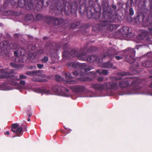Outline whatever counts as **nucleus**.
Returning a JSON list of instances; mask_svg holds the SVG:
<instances>
[{"mask_svg":"<svg viewBox=\"0 0 152 152\" xmlns=\"http://www.w3.org/2000/svg\"><path fill=\"white\" fill-rule=\"evenodd\" d=\"M10 65L16 69H18L22 68V66L21 65H18L12 62L10 63Z\"/></svg>","mask_w":152,"mask_h":152,"instance_id":"29","label":"nucleus"},{"mask_svg":"<svg viewBox=\"0 0 152 152\" xmlns=\"http://www.w3.org/2000/svg\"><path fill=\"white\" fill-rule=\"evenodd\" d=\"M88 75L91 76L90 78H92V80L93 79L96 77L97 75L96 73L94 72H91L88 73Z\"/></svg>","mask_w":152,"mask_h":152,"instance_id":"35","label":"nucleus"},{"mask_svg":"<svg viewBox=\"0 0 152 152\" xmlns=\"http://www.w3.org/2000/svg\"><path fill=\"white\" fill-rule=\"evenodd\" d=\"M35 91L39 93H41L42 94H52L50 93V91L49 89H47L44 88H38L35 89Z\"/></svg>","mask_w":152,"mask_h":152,"instance_id":"14","label":"nucleus"},{"mask_svg":"<svg viewBox=\"0 0 152 152\" xmlns=\"http://www.w3.org/2000/svg\"><path fill=\"white\" fill-rule=\"evenodd\" d=\"M14 56L16 57H18V51H15L14 52Z\"/></svg>","mask_w":152,"mask_h":152,"instance_id":"52","label":"nucleus"},{"mask_svg":"<svg viewBox=\"0 0 152 152\" xmlns=\"http://www.w3.org/2000/svg\"><path fill=\"white\" fill-rule=\"evenodd\" d=\"M8 44V42L6 40L3 41L0 43V48H2L3 47L6 46Z\"/></svg>","mask_w":152,"mask_h":152,"instance_id":"33","label":"nucleus"},{"mask_svg":"<svg viewBox=\"0 0 152 152\" xmlns=\"http://www.w3.org/2000/svg\"><path fill=\"white\" fill-rule=\"evenodd\" d=\"M119 53L114 48L111 47L109 48L108 51L103 53V56L102 58H105L108 56L110 58H112L114 57L117 60H119L123 58L121 56H115Z\"/></svg>","mask_w":152,"mask_h":152,"instance_id":"8","label":"nucleus"},{"mask_svg":"<svg viewBox=\"0 0 152 152\" xmlns=\"http://www.w3.org/2000/svg\"><path fill=\"white\" fill-rule=\"evenodd\" d=\"M10 3L12 4H15L16 3V1L15 0H9Z\"/></svg>","mask_w":152,"mask_h":152,"instance_id":"51","label":"nucleus"},{"mask_svg":"<svg viewBox=\"0 0 152 152\" xmlns=\"http://www.w3.org/2000/svg\"><path fill=\"white\" fill-rule=\"evenodd\" d=\"M64 89H63V92H61V94H63V95H64V93H63V91H65L66 92H68L69 91V90L67 88H65L64 87Z\"/></svg>","mask_w":152,"mask_h":152,"instance_id":"57","label":"nucleus"},{"mask_svg":"<svg viewBox=\"0 0 152 152\" xmlns=\"http://www.w3.org/2000/svg\"><path fill=\"white\" fill-rule=\"evenodd\" d=\"M79 80L83 82H87L90 81L92 80V79L88 77H79L77 78L76 80H67L66 81L67 83L69 84H75L77 83V81Z\"/></svg>","mask_w":152,"mask_h":152,"instance_id":"10","label":"nucleus"},{"mask_svg":"<svg viewBox=\"0 0 152 152\" xmlns=\"http://www.w3.org/2000/svg\"><path fill=\"white\" fill-rule=\"evenodd\" d=\"M11 84L12 85L17 86H20V85L19 84L14 81H12V83Z\"/></svg>","mask_w":152,"mask_h":152,"instance_id":"48","label":"nucleus"},{"mask_svg":"<svg viewBox=\"0 0 152 152\" xmlns=\"http://www.w3.org/2000/svg\"><path fill=\"white\" fill-rule=\"evenodd\" d=\"M80 22L79 21H77L76 22L73 23L71 25V28H76L80 25Z\"/></svg>","mask_w":152,"mask_h":152,"instance_id":"31","label":"nucleus"},{"mask_svg":"<svg viewBox=\"0 0 152 152\" xmlns=\"http://www.w3.org/2000/svg\"><path fill=\"white\" fill-rule=\"evenodd\" d=\"M33 19V15L31 14L27 15L25 17V19L26 21L31 20Z\"/></svg>","mask_w":152,"mask_h":152,"instance_id":"37","label":"nucleus"},{"mask_svg":"<svg viewBox=\"0 0 152 152\" xmlns=\"http://www.w3.org/2000/svg\"><path fill=\"white\" fill-rule=\"evenodd\" d=\"M88 48L87 45H85L83 48H80L76 55V57L79 60L86 61L88 62H92L96 61V62L99 63L102 61L103 53L101 54L100 58H99L96 55H91L86 57L87 53L85 52Z\"/></svg>","mask_w":152,"mask_h":152,"instance_id":"3","label":"nucleus"},{"mask_svg":"<svg viewBox=\"0 0 152 152\" xmlns=\"http://www.w3.org/2000/svg\"><path fill=\"white\" fill-rule=\"evenodd\" d=\"M121 4V2H118V3H117V5H120Z\"/></svg>","mask_w":152,"mask_h":152,"instance_id":"63","label":"nucleus"},{"mask_svg":"<svg viewBox=\"0 0 152 152\" xmlns=\"http://www.w3.org/2000/svg\"><path fill=\"white\" fill-rule=\"evenodd\" d=\"M1 72V74L0 75V79L7 78L10 77L11 73L8 70L2 69Z\"/></svg>","mask_w":152,"mask_h":152,"instance_id":"13","label":"nucleus"},{"mask_svg":"<svg viewBox=\"0 0 152 152\" xmlns=\"http://www.w3.org/2000/svg\"><path fill=\"white\" fill-rule=\"evenodd\" d=\"M27 4H27L26 3V0H18V5L19 7H22L25 5L26 6Z\"/></svg>","mask_w":152,"mask_h":152,"instance_id":"24","label":"nucleus"},{"mask_svg":"<svg viewBox=\"0 0 152 152\" xmlns=\"http://www.w3.org/2000/svg\"><path fill=\"white\" fill-rule=\"evenodd\" d=\"M140 83V79H136L134 80L132 82V88H133L132 91H129V94H144V93L141 92V88L139 86Z\"/></svg>","mask_w":152,"mask_h":152,"instance_id":"6","label":"nucleus"},{"mask_svg":"<svg viewBox=\"0 0 152 152\" xmlns=\"http://www.w3.org/2000/svg\"><path fill=\"white\" fill-rule=\"evenodd\" d=\"M129 73L128 72H119L117 73V75L119 76H124L125 75H129Z\"/></svg>","mask_w":152,"mask_h":152,"instance_id":"39","label":"nucleus"},{"mask_svg":"<svg viewBox=\"0 0 152 152\" xmlns=\"http://www.w3.org/2000/svg\"><path fill=\"white\" fill-rule=\"evenodd\" d=\"M110 79L113 80H119L122 79L121 77H117L115 76L111 77Z\"/></svg>","mask_w":152,"mask_h":152,"instance_id":"40","label":"nucleus"},{"mask_svg":"<svg viewBox=\"0 0 152 152\" xmlns=\"http://www.w3.org/2000/svg\"><path fill=\"white\" fill-rule=\"evenodd\" d=\"M55 78L56 80L58 82H61L64 80V78L58 75H56Z\"/></svg>","mask_w":152,"mask_h":152,"instance_id":"38","label":"nucleus"},{"mask_svg":"<svg viewBox=\"0 0 152 152\" xmlns=\"http://www.w3.org/2000/svg\"><path fill=\"white\" fill-rule=\"evenodd\" d=\"M9 46L10 49H16L18 48L17 45L14 43H11Z\"/></svg>","mask_w":152,"mask_h":152,"instance_id":"32","label":"nucleus"},{"mask_svg":"<svg viewBox=\"0 0 152 152\" xmlns=\"http://www.w3.org/2000/svg\"><path fill=\"white\" fill-rule=\"evenodd\" d=\"M68 43L67 42L64 44L62 48L64 51L62 53V56L63 57H66L67 58H70L76 56L78 52L75 49L70 50V52H68L66 50L68 48L67 45Z\"/></svg>","mask_w":152,"mask_h":152,"instance_id":"9","label":"nucleus"},{"mask_svg":"<svg viewBox=\"0 0 152 152\" xmlns=\"http://www.w3.org/2000/svg\"><path fill=\"white\" fill-rule=\"evenodd\" d=\"M66 96L67 97H70L71 99H73L75 100L76 99V98L77 97H94V96Z\"/></svg>","mask_w":152,"mask_h":152,"instance_id":"26","label":"nucleus"},{"mask_svg":"<svg viewBox=\"0 0 152 152\" xmlns=\"http://www.w3.org/2000/svg\"><path fill=\"white\" fill-rule=\"evenodd\" d=\"M37 51L38 53L39 54H42L44 52V50L41 49H38Z\"/></svg>","mask_w":152,"mask_h":152,"instance_id":"46","label":"nucleus"},{"mask_svg":"<svg viewBox=\"0 0 152 152\" xmlns=\"http://www.w3.org/2000/svg\"><path fill=\"white\" fill-rule=\"evenodd\" d=\"M19 127L18 124H13L12 125L11 130L13 132H15V130Z\"/></svg>","mask_w":152,"mask_h":152,"instance_id":"30","label":"nucleus"},{"mask_svg":"<svg viewBox=\"0 0 152 152\" xmlns=\"http://www.w3.org/2000/svg\"><path fill=\"white\" fill-rule=\"evenodd\" d=\"M20 84L22 85H24L25 84V81L23 80L20 81L19 82Z\"/></svg>","mask_w":152,"mask_h":152,"instance_id":"55","label":"nucleus"},{"mask_svg":"<svg viewBox=\"0 0 152 152\" xmlns=\"http://www.w3.org/2000/svg\"><path fill=\"white\" fill-rule=\"evenodd\" d=\"M104 85H105V88L106 87L107 89H115L117 86L116 83L113 82L105 83H104Z\"/></svg>","mask_w":152,"mask_h":152,"instance_id":"16","label":"nucleus"},{"mask_svg":"<svg viewBox=\"0 0 152 152\" xmlns=\"http://www.w3.org/2000/svg\"><path fill=\"white\" fill-rule=\"evenodd\" d=\"M47 37H44L43 38V39L44 40H45L47 39Z\"/></svg>","mask_w":152,"mask_h":152,"instance_id":"62","label":"nucleus"},{"mask_svg":"<svg viewBox=\"0 0 152 152\" xmlns=\"http://www.w3.org/2000/svg\"><path fill=\"white\" fill-rule=\"evenodd\" d=\"M148 34V32L145 30H143L137 36V38L140 40H142Z\"/></svg>","mask_w":152,"mask_h":152,"instance_id":"18","label":"nucleus"},{"mask_svg":"<svg viewBox=\"0 0 152 152\" xmlns=\"http://www.w3.org/2000/svg\"><path fill=\"white\" fill-rule=\"evenodd\" d=\"M102 67L105 68H111L113 69H115L116 67L113 65V64L110 61L103 63Z\"/></svg>","mask_w":152,"mask_h":152,"instance_id":"20","label":"nucleus"},{"mask_svg":"<svg viewBox=\"0 0 152 152\" xmlns=\"http://www.w3.org/2000/svg\"><path fill=\"white\" fill-rule=\"evenodd\" d=\"M102 74H103L104 75H107L108 74V71L107 70H102Z\"/></svg>","mask_w":152,"mask_h":152,"instance_id":"47","label":"nucleus"},{"mask_svg":"<svg viewBox=\"0 0 152 152\" xmlns=\"http://www.w3.org/2000/svg\"><path fill=\"white\" fill-rule=\"evenodd\" d=\"M92 87L96 90H101L105 88L104 84H95L92 85Z\"/></svg>","mask_w":152,"mask_h":152,"instance_id":"19","label":"nucleus"},{"mask_svg":"<svg viewBox=\"0 0 152 152\" xmlns=\"http://www.w3.org/2000/svg\"><path fill=\"white\" fill-rule=\"evenodd\" d=\"M27 77L25 75L22 74H20L19 75V78L17 79L18 80H20L21 79H26Z\"/></svg>","mask_w":152,"mask_h":152,"instance_id":"42","label":"nucleus"},{"mask_svg":"<svg viewBox=\"0 0 152 152\" xmlns=\"http://www.w3.org/2000/svg\"><path fill=\"white\" fill-rule=\"evenodd\" d=\"M148 29L150 32H151L152 31V28L151 27H148Z\"/></svg>","mask_w":152,"mask_h":152,"instance_id":"61","label":"nucleus"},{"mask_svg":"<svg viewBox=\"0 0 152 152\" xmlns=\"http://www.w3.org/2000/svg\"><path fill=\"white\" fill-rule=\"evenodd\" d=\"M102 69H98L96 70V72L99 74L100 75H101L102 74Z\"/></svg>","mask_w":152,"mask_h":152,"instance_id":"56","label":"nucleus"},{"mask_svg":"<svg viewBox=\"0 0 152 152\" xmlns=\"http://www.w3.org/2000/svg\"><path fill=\"white\" fill-rule=\"evenodd\" d=\"M134 49V48L131 49L128 48L124 50V52L126 54L125 55L126 58H125V61L131 64H132L135 62L134 56L136 52Z\"/></svg>","mask_w":152,"mask_h":152,"instance_id":"5","label":"nucleus"},{"mask_svg":"<svg viewBox=\"0 0 152 152\" xmlns=\"http://www.w3.org/2000/svg\"><path fill=\"white\" fill-rule=\"evenodd\" d=\"M104 78L102 77H98V80L99 81H102L103 80Z\"/></svg>","mask_w":152,"mask_h":152,"instance_id":"54","label":"nucleus"},{"mask_svg":"<svg viewBox=\"0 0 152 152\" xmlns=\"http://www.w3.org/2000/svg\"><path fill=\"white\" fill-rule=\"evenodd\" d=\"M27 3L28 4L26 6V9L27 10L32 8L39 11H41L42 6L44 5L43 1L40 0H27Z\"/></svg>","mask_w":152,"mask_h":152,"instance_id":"4","label":"nucleus"},{"mask_svg":"<svg viewBox=\"0 0 152 152\" xmlns=\"http://www.w3.org/2000/svg\"><path fill=\"white\" fill-rule=\"evenodd\" d=\"M97 50V49L94 46H91L87 49V52L86 53H94L96 52Z\"/></svg>","mask_w":152,"mask_h":152,"instance_id":"27","label":"nucleus"},{"mask_svg":"<svg viewBox=\"0 0 152 152\" xmlns=\"http://www.w3.org/2000/svg\"><path fill=\"white\" fill-rule=\"evenodd\" d=\"M42 72V70H35L34 71H28L26 72V74L28 75H31L34 77L36 75H38V74Z\"/></svg>","mask_w":152,"mask_h":152,"instance_id":"17","label":"nucleus"},{"mask_svg":"<svg viewBox=\"0 0 152 152\" xmlns=\"http://www.w3.org/2000/svg\"><path fill=\"white\" fill-rule=\"evenodd\" d=\"M4 134L5 135L7 134V135H9L10 134V132L8 131H7V132H4Z\"/></svg>","mask_w":152,"mask_h":152,"instance_id":"59","label":"nucleus"},{"mask_svg":"<svg viewBox=\"0 0 152 152\" xmlns=\"http://www.w3.org/2000/svg\"><path fill=\"white\" fill-rule=\"evenodd\" d=\"M112 8L115 10L117 8L116 6V5L112 4L111 5Z\"/></svg>","mask_w":152,"mask_h":152,"instance_id":"58","label":"nucleus"},{"mask_svg":"<svg viewBox=\"0 0 152 152\" xmlns=\"http://www.w3.org/2000/svg\"><path fill=\"white\" fill-rule=\"evenodd\" d=\"M6 12L8 13V15H12L15 16H18L21 15V13L20 12H17L12 10H6Z\"/></svg>","mask_w":152,"mask_h":152,"instance_id":"23","label":"nucleus"},{"mask_svg":"<svg viewBox=\"0 0 152 152\" xmlns=\"http://www.w3.org/2000/svg\"><path fill=\"white\" fill-rule=\"evenodd\" d=\"M64 21V20L61 18H56L55 17L54 22L56 25H58L63 23Z\"/></svg>","mask_w":152,"mask_h":152,"instance_id":"22","label":"nucleus"},{"mask_svg":"<svg viewBox=\"0 0 152 152\" xmlns=\"http://www.w3.org/2000/svg\"><path fill=\"white\" fill-rule=\"evenodd\" d=\"M71 131V130L70 129H66L67 134L69 133Z\"/></svg>","mask_w":152,"mask_h":152,"instance_id":"60","label":"nucleus"},{"mask_svg":"<svg viewBox=\"0 0 152 152\" xmlns=\"http://www.w3.org/2000/svg\"><path fill=\"white\" fill-rule=\"evenodd\" d=\"M43 17L41 14H37L34 20H41L43 19Z\"/></svg>","mask_w":152,"mask_h":152,"instance_id":"36","label":"nucleus"},{"mask_svg":"<svg viewBox=\"0 0 152 152\" xmlns=\"http://www.w3.org/2000/svg\"><path fill=\"white\" fill-rule=\"evenodd\" d=\"M63 74L64 75L67 79L70 80L73 78V77L72 76L71 74L69 72H63Z\"/></svg>","mask_w":152,"mask_h":152,"instance_id":"28","label":"nucleus"},{"mask_svg":"<svg viewBox=\"0 0 152 152\" xmlns=\"http://www.w3.org/2000/svg\"><path fill=\"white\" fill-rule=\"evenodd\" d=\"M147 39L150 41H152V35H149L147 38Z\"/></svg>","mask_w":152,"mask_h":152,"instance_id":"50","label":"nucleus"},{"mask_svg":"<svg viewBox=\"0 0 152 152\" xmlns=\"http://www.w3.org/2000/svg\"><path fill=\"white\" fill-rule=\"evenodd\" d=\"M147 63L148 67L152 66V58L150 60L147 61Z\"/></svg>","mask_w":152,"mask_h":152,"instance_id":"44","label":"nucleus"},{"mask_svg":"<svg viewBox=\"0 0 152 152\" xmlns=\"http://www.w3.org/2000/svg\"><path fill=\"white\" fill-rule=\"evenodd\" d=\"M71 88L73 91L77 93H86L88 91V90L84 86L82 85L74 86L71 87Z\"/></svg>","mask_w":152,"mask_h":152,"instance_id":"11","label":"nucleus"},{"mask_svg":"<svg viewBox=\"0 0 152 152\" xmlns=\"http://www.w3.org/2000/svg\"><path fill=\"white\" fill-rule=\"evenodd\" d=\"M146 14L140 13L138 14L136 17V20L139 23L144 22V23L147 24V26L152 27V14L148 15V19H145Z\"/></svg>","mask_w":152,"mask_h":152,"instance_id":"7","label":"nucleus"},{"mask_svg":"<svg viewBox=\"0 0 152 152\" xmlns=\"http://www.w3.org/2000/svg\"><path fill=\"white\" fill-rule=\"evenodd\" d=\"M48 57L47 56H45L41 59V61L43 63H46L48 62Z\"/></svg>","mask_w":152,"mask_h":152,"instance_id":"41","label":"nucleus"},{"mask_svg":"<svg viewBox=\"0 0 152 152\" xmlns=\"http://www.w3.org/2000/svg\"><path fill=\"white\" fill-rule=\"evenodd\" d=\"M52 88L54 92L59 94V95H63L61 92H63V90L64 89V87L59 85H56L53 86Z\"/></svg>","mask_w":152,"mask_h":152,"instance_id":"12","label":"nucleus"},{"mask_svg":"<svg viewBox=\"0 0 152 152\" xmlns=\"http://www.w3.org/2000/svg\"><path fill=\"white\" fill-rule=\"evenodd\" d=\"M119 84L121 88H124L129 85V83L127 80H122L119 82Z\"/></svg>","mask_w":152,"mask_h":152,"instance_id":"21","label":"nucleus"},{"mask_svg":"<svg viewBox=\"0 0 152 152\" xmlns=\"http://www.w3.org/2000/svg\"><path fill=\"white\" fill-rule=\"evenodd\" d=\"M148 63H147V61H145L142 64V66L144 67H148Z\"/></svg>","mask_w":152,"mask_h":152,"instance_id":"43","label":"nucleus"},{"mask_svg":"<svg viewBox=\"0 0 152 152\" xmlns=\"http://www.w3.org/2000/svg\"><path fill=\"white\" fill-rule=\"evenodd\" d=\"M146 55L147 56L152 57V52H149L147 53Z\"/></svg>","mask_w":152,"mask_h":152,"instance_id":"53","label":"nucleus"},{"mask_svg":"<svg viewBox=\"0 0 152 152\" xmlns=\"http://www.w3.org/2000/svg\"><path fill=\"white\" fill-rule=\"evenodd\" d=\"M129 15H132L134 14V12L133 8L132 7H131L129 10Z\"/></svg>","mask_w":152,"mask_h":152,"instance_id":"45","label":"nucleus"},{"mask_svg":"<svg viewBox=\"0 0 152 152\" xmlns=\"http://www.w3.org/2000/svg\"><path fill=\"white\" fill-rule=\"evenodd\" d=\"M122 31L124 33H127L129 31V28L126 26H124L122 28Z\"/></svg>","mask_w":152,"mask_h":152,"instance_id":"34","label":"nucleus"},{"mask_svg":"<svg viewBox=\"0 0 152 152\" xmlns=\"http://www.w3.org/2000/svg\"><path fill=\"white\" fill-rule=\"evenodd\" d=\"M150 87L151 88H152V82H151V85L150 86Z\"/></svg>","mask_w":152,"mask_h":152,"instance_id":"64","label":"nucleus"},{"mask_svg":"<svg viewBox=\"0 0 152 152\" xmlns=\"http://www.w3.org/2000/svg\"><path fill=\"white\" fill-rule=\"evenodd\" d=\"M66 66L70 70L78 69L80 70H76L72 72L73 75L75 76H83L86 74L87 72L92 69L88 66L85 63H80L74 61H70L67 63Z\"/></svg>","mask_w":152,"mask_h":152,"instance_id":"2","label":"nucleus"},{"mask_svg":"<svg viewBox=\"0 0 152 152\" xmlns=\"http://www.w3.org/2000/svg\"><path fill=\"white\" fill-rule=\"evenodd\" d=\"M26 126H23L22 125V126L19 127L17 129L15 130V133L17 136L18 137H19L20 135H23V129L22 127H23V130L24 131H26Z\"/></svg>","mask_w":152,"mask_h":152,"instance_id":"15","label":"nucleus"},{"mask_svg":"<svg viewBox=\"0 0 152 152\" xmlns=\"http://www.w3.org/2000/svg\"><path fill=\"white\" fill-rule=\"evenodd\" d=\"M37 66L39 69H41L43 67L44 65L42 64H37Z\"/></svg>","mask_w":152,"mask_h":152,"instance_id":"49","label":"nucleus"},{"mask_svg":"<svg viewBox=\"0 0 152 152\" xmlns=\"http://www.w3.org/2000/svg\"><path fill=\"white\" fill-rule=\"evenodd\" d=\"M94 10V8H92L91 10L87 11V15L89 19L91 18L97 20L99 21V23L93 27V30L94 31L97 32L105 28H108V27L114 28L115 25L111 24L110 23L115 21L116 18V13L113 12L110 7L108 4L105 7H104L102 17L100 18V12H95L93 13L92 10Z\"/></svg>","mask_w":152,"mask_h":152,"instance_id":"1","label":"nucleus"},{"mask_svg":"<svg viewBox=\"0 0 152 152\" xmlns=\"http://www.w3.org/2000/svg\"><path fill=\"white\" fill-rule=\"evenodd\" d=\"M54 19L55 17L51 16H47L45 18V22L48 23H50L54 22Z\"/></svg>","mask_w":152,"mask_h":152,"instance_id":"25","label":"nucleus"}]
</instances>
